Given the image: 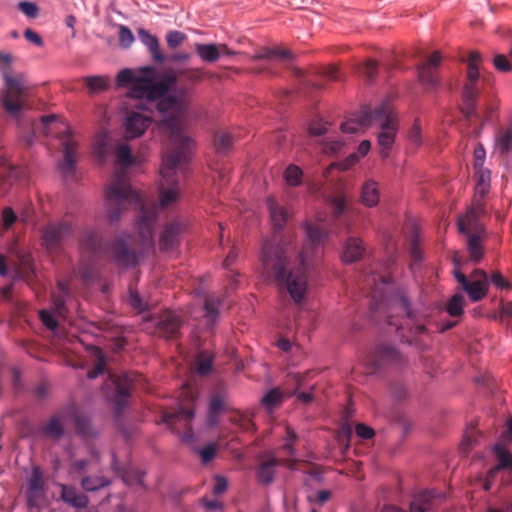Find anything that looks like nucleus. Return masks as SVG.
Wrapping results in <instances>:
<instances>
[{
  "label": "nucleus",
  "mask_w": 512,
  "mask_h": 512,
  "mask_svg": "<svg viewBox=\"0 0 512 512\" xmlns=\"http://www.w3.org/2000/svg\"><path fill=\"white\" fill-rule=\"evenodd\" d=\"M307 242L298 250L291 236L279 240H265L260 256L262 277L272 282L281 295L288 294L292 301L301 304L308 290V272L313 257L317 256L324 236L322 227L305 226Z\"/></svg>",
  "instance_id": "nucleus-1"
},
{
  "label": "nucleus",
  "mask_w": 512,
  "mask_h": 512,
  "mask_svg": "<svg viewBox=\"0 0 512 512\" xmlns=\"http://www.w3.org/2000/svg\"><path fill=\"white\" fill-rule=\"evenodd\" d=\"M117 168L114 178L106 191V214L111 222L118 221L122 212L130 205L139 209L137 226L143 245L153 244V228L157 208L146 206L140 194L133 190L127 179L126 168L133 163L130 148L121 144L116 148Z\"/></svg>",
  "instance_id": "nucleus-2"
},
{
  "label": "nucleus",
  "mask_w": 512,
  "mask_h": 512,
  "mask_svg": "<svg viewBox=\"0 0 512 512\" xmlns=\"http://www.w3.org/2000/svg\"><path fill=\"white\" fill-rule=\"evenodd\" d=\"M149 74L152 68H145ZM176 82V76L166 75L160 81H156L151 75H135L130 69H123L117 75V83L119 86L130 84L129 96L136 99H146L148 101H156L157 109L162 114H168L165 119H179L182 124L181 113L183 103L186 97L184 89H175L172 94L166 95Z\"/></svg>",
  "instance_id": "nucleus-3"
},
{
  "label": "nucleus",
  "mask_w": 512,
  "mask_h": 512,
  "mask_svg": "<svg viewBox=\"0 0 512 512\" xmlns=\"http://www.w3.org/2000/svg\"><path fill=\"white\" fill-rule=\"evenodd\" d=\"M81 253L79 275L85 283L91 282L95 277L94 261L101 257H108L118 266L132 267L138 264L141 251L134 247V239L130 235H121L112 243L104 244L98 232L86 229L79 240Z\"/></svg>",
  "instance_id": "nucleus-4"
},
{
  "label": "nucleus",
  "mask_w": 512,
  "mask_h": 512,
  "mask_svg": "<svg viewBox=\"0 0 512 512\" xmlns=\"http://www.w3.org/2000/svg\"><path fill=\"white\" fill-rule=\"evenodd\" d=\"M162 130L169 135L172 146V149L164 155L160 170L162 182L159 186V203L161 208H168L180 197L176 168L189 160L193 143L190 137L182 134V124L177 118L165 119Z\"/></svg>",
  "instance_id": "nucleus-5"
},
{
  "label": "nucleus",
  "mask_w": 512,
  "mask_h": 512,
  "mask_svg": "<svg viewBox=\"0 0 512 512\" xmlns=\"http://www.w3.org/2000/svg\"><path fill=\"white\" fill-rule=\"evenodd\" d=\"M364 281L365 285L367 286H370L371 284L375 285L374 288H371L370 292L371 298L373 300L371 303V309L374 312H381L388 305L383 291L386 285L385 277L373 273L366 276ZM389 305L405 314V316L402 318V321H399L395 316L390 314L386 316L387 323L390 326H394L396 331L403 338H407V341H409L408 336L405 334L406 330L411 335H418L425 332V325L417 319L416 315L410 309L409 302L405 297H396L389 302Z\"/></svg>",
  "instance_id": "nucleus-6"
},
{
  "label": "nucleus",
  "mask_w": 512,
  "mask_h": 512,
  "mask_svg": "<svg viewBox=\"0 0 512 512\" xmlns=\"http://www.w3.org/2000/svg\"><path fill=\"white\" fill-rule=\"evenodd\" d=\"M12 56L0 52V66L4 79V88L0 92L1 104L12 117H18L27 107L30 97L29 84L23 74L10 75Z\"/></svg>",
  "instance_id": "nucleus-7"
},
{
  "label": "nucleus",
  "mask_w": 512,
  "mask_h": 512,
  "mask_svg": "<svg viewBox=\"0 0 512 512\" xmlns=\"http://www.w3.org/2000/svg\"><path fill=\"white\" fill-rule=\"evenodd\" d=\"M373 124H377L381 128L378 134V144L381 148L380 154L385 158L388 156V152L394 144L398 130L397 117L387 102L382 103L374 109Z\"/></svg>",
  "instance_id": "nucleus-8"
},
{
  "label": "nucleus",
  "mask_w": 512,
  "mask_h": 512,
  "mask_svg": "<svg viewBox=\"0 0 512 512\" xmlns=\"http://www.w3.org/2000/svg\"><path fill=\"white\" fill-rule=\"evenodd\" d=\"M482 57L477 51L469 55L467 66V81L463 88V113L467 119L475 115L476 99L478 96L477 82L479 79V63Z\"/></svg>",
  "instance_id": "nucleus-9"
},
{
  "label": "nucleus",
  "mask_w": 512,
  "mask_h": 512,
  "mask_svg": "<svg viewBox=\"0 0 512 512\" xmlns=\"http://www.w3.org/2000/svg\"><path fill=\"white\" fill-rule=\"evenodd\" d=\"M193 399L189 400L188 405L179 404L176 409L164 410L161 415V421L165 423L173 432L179 433L183 430L182 439L189 442L193 438L191 422L194 418Z\"/></svg>",
  "instance_id": "nucleus-10"
},
{
  "label": "nucleus",
  "mask_w": 512,
  "mask_h": 512,
  "mask_svg": "<svg viewBox=\"0 0 512 512\" xmlns=\"http://www.w3.org/2000/svg\"><path fill=\"white\" fill-rule=\"evenodd\" d=\"M73 233L74 226L69 219L49 223L42 231L43 246L49 253L59 252L62 245L73 237Z\"/></svg>",
  "instance_id": "nucleus-11"
},
{
  "label": "nucleus",
  "mask_w": 512,
  "mask_h": 512,
  "mask_svg": "<svg viewBox=\"0 0 512 512\" xmlns=\"http://www.w3.org/2000/svg\"><path fill=\"white\" fill-rule=\"evenodd\" d=\"M142 380L137 373H124L122 375L109 374V383L115 389L114 402L117 412H121L130 396L131 390Z\"/></svg>",
  "instance_id": "nucleus-12"
},
{
  "label": "nucleus",
  "mask_w": 512,
  "mask_h": 512,
  "mask_svg": "<svg viewBox=\"0 0 512 512\" xmlns=\"http://www.w3.org/2000/svg\"><path fill=\"white\" fill-rule=\"evenodd\" d=\"M62 146L63 160L59 163V169L64 177H72L77 162L78 143L75 140L72 131L66 127L64 131L58 133Z\"/></svg>",
  "instance_id": "nucleus-13"
},
{
  "label": "nucleus",
  "mask_w": 512,
  "mask_h": 512,
  "mask_svg": "<svg viewBox=\"0 0 512 512\" xmlns=\"http://www.w3.org/2000/svg\"><path fill=\"white\" fill-rule=\"evenodd\" d=\"M442 497L441 493L434 490H425L414 496L410 503V512H436L435 508L440 502ZM382 512H405L404 510L393 506H384Z\"/></svg>",
  "instance_id": "nucleus-14"
},
{
  "label": "nucleus",
  "mask_w": 512,
  "mask_h": 512,
  "mask_svg": "<svg viewBox=\"0 0 512 512\" xmlns=\"http://www.w3.org/2000/svg\"><path fill=\"white\" fill-rule=\"evenodd\" d=\"M485 207L480 199H476L464 216L458 218V230L461 234H483L484 226L480 216L484 214Z\"/></svg>",
  "instance_id": "nucleus-15"
},
{
  "label": "nucleus",
  "mask_w": 512,
  "mask_h": 512,
  "mask_svg": "<svg viewBox=\"0 0 512 512\" xmlns=\"http://www.w3.org/2000/svg\"><path fill=\"white\" fill-rule=\"evenodd\" d=\"M403 362L400 352L392 345L380 344L371 354L368 364L372 371L385 365H399Z\"/></svg>",
  "instance_id": "nucleus-16"
},
{
  "label": "nucleus",
  "mask_w": 512,
  "mask_h": 512,
  "mask_svg": "<svg viewBox=\"0 0 512 512\" xmlns=\"http://www.w3.org/2000/svg\"><path fill=\"white\" fill-rule=\"evenodd\" d=\"M183 325L182 318L177 313L166 310L160 313L156 321L157 333L166 339H176Z\"/></svg>",
  "instance_id": "nucleus-17"
},
{
  "label": "nucleus",
  "mask_w": 512,
  "mask_h": 512,
  "mask_svg": "<svg viewBox=\"0 0 512 512\" xmlns=\"http://www.w3.org/2000/svg\"><path fill=\"white\" fill-rule=\"evenodd\" d=\"M442 61L441 54L438 51L433 52L428 60L418 66V79L422 85L428 89L438 86L439 79L437 69Z\"/></svg>",
  "instance_id": "nucleus-18"
},
{
  "label": "nucleus",
  "mask_w": 512,
  "mask_h": 512,
  "mask_svg": "<svg viewBox=\"0 0 512 512\" xmlns=\"http://www.w3.org/2000/svg\"><path fill=\"white\" fill-rule=\"evenodd\" d=\"M152 122L147 112L130 111L125 120L126 137L136 138L141 136Z\"/></svg>",
  "instance_id": "nucleus-19"
},
{
  "label": "nucleus",
  "mask_w": 512,
  "mask_h": 512,
  "mask_svg": "<svg viewBox=\"0 0 512 512\" xmlns=\"http://www.w3.org/2000/svg\"><path fill=\"white\" fill-rule=\"evenodd\" d=\"M67 423L66 409H62L52 415L42 424L41 434L51 440L59 441L65 435L64 425Z\"/></svg>",
  "instance_id": "nucleus-20"
},
{
  "label": "nucleus",
  "mask_w": 512,
  "mask_h": 512,
  "mask_svg": "<svg viewBox=\"0 0 512 512\" xmlns=\"http://www.w3.org/2000/svg\"><path fill=\"white\" fill-rule=\"evenodd\" d=\"M374 110L364 107L358 115L341 124L344 133H358L373 125Z\"/></svg>",
  "instance_id": "nucleus-21"
},
{
  "label": "nucleus",
  "mask_w": 512,
  "mask_h": 512,
  "mask_svg": "<svg viewBox=\"0 0 512 512\" xmlns=\"http://www.w3.org/2000/svg\"><path fill=\"white\" fill-rule=\"evenodd\" d=\"M185 230V225L180 221H173L166 225L160 235L159 246L162 251L173 250L179 243V236Z\"/></svg>",
  "instance_id": "nucleus-22"
},
{
  "label": "nucleus",
  "mask_w": 512,
  "mask_h": 512,
  "mask_svg": "<svg viewBox=\"0 0 512 512\" xmlns=\"http://www.w3.org/2000/svg\"><path fill=\"white\" fill-rule=\"evenodd\" d=\"M173 75L176 76V81H178V79L181 78V79H183L187 83L195 84V83L199 82L203 78V71H202L201 68H185V69L178 70L177 73H175ZM175 83H177V82H175ZM175 85L176 84L172 85L171 89L166 93V95H170V94H172V92L175 89H178L177 87H174ZM180 89H183V87H181ZM184 90L187 92L186 88H184ZM186 100H187V96L185 97V100H184V103H183V107H182V113H181L182 134H185L184 133V129H185L184 109H185V106H186Z\"/></svg>",
  "instance_id": "nucleus-23"
},
{
  "label": "nucleus",
  "mask_w": 512,
  "mask_h": 512,
  "mask_svg": "<svg viewBox=\"0 0 512 512\" xmlns=\"http://www.w3.org/2000/svg\"><path fill=\"white\" fill-rule=\"evenodd\" d=\"M66 409L67 422L71 421L74 423L76 432L82 436H91L93 430L91 422L88 416L82 413L75 406H68Z\"/></svg>",
  "instance_id": "nucleus-24"
},
{
  "label": "nucleus",
  "mask_w": 512,
  "mask_h": 512,
  "mask_svg": "<svg viewBox=\"0 0 512 512\" xmlns=\"http://www.w3.org/2000/svg\"><path fill=\"white\" fill-rule=\"evenodd\" d=\"M61 499L68 505L74 508H85L88 503V497L77 491V489L71 485L61 484Z\"/></svg>",
  "instance_id": "nucleus-25"
},
{
  "label": "nucleus",
  "mask_w": 512,
  "mask_h": 512,
  "mask_svg": "<svg viewBox=\"0 0 512 512\" xmlns=\"http://www.w3.org/2000/svg\"><path fill=\"white\" fill-rule=\"evenodd\" d=\"M267 207L274 228L281 230L286 225L290 214L286 208L280 206L274 197L267 198Z\"/></svg>",
  "instance_id": "nucleus-26"
},
{
  "label": "nucleus",
  "mask_w": 512,
  "mask_h": 512,
  "mask_svg": "<svg viewBox=\"0 0 512 512\" xmlns=\"http://www.w3.org/2000/svg\"><path fill=\"white\" fill-rule=\"evenodd\" d=\"M293 54L290 50L282 47H265L253 56L255 60H277L286 62L292 59Z\"/></svg>",
  "instance_id": "nucleus-27"
},
{
  "label": "nucleus",
  "mask_w": 512,
  "mask_h": 512,
  "mask_svg": "<svg viewBox=\"0 0 512 512\" xmlns=\"http://www.w3.org/2000/svg\"><path fill=\"white\" fill-rule=\"evenodd\" d=\"M365 248L359 238H349L344 246L342 260L346 263L355 262L362 258Z\"/></svg>",
  "instance_id": "nucleus-28"
},
{
  "label": "nucleus",
  "mask_w": 512,
  "mask_h": 512,
  "mask_svg": "<svg viewBox=\"0 0 512 512\" xmlns=\"http://www.w3.org/2000/svg\"><path fill=\"white\" fill-rule=\"evenodd\" d=\"M138 36H139V39L141 40V42L148 48L154 61L163 62L164 55L160 51V45H159L158 38L156 36L150 34L145 29H139Z\"/></svg>",
  "instance_id": "nucleus-29"
},
{
  "label": "nucleus",
  "mask_w": 512,
  "mask_h": 512,
  "mask_svg": "<svg viewBox=\"0 0 512 512\" xmlns=\"http://www.w3.org/2000/svg\"><path fill=\"white\" fill-rule=\"evenodd\" d=\"M468 294L469 298L473 302L480 301L484 298L488 291V280L487 279H474L467 281L462 287Z\"/></svg>",
  "instance_id": "nucleus-30"
},
{
  "label": "nucleus",
  "mask_w": 512,
  "mask_h": 512,
  "mask_svg": "<svg viewBox=\"0 0 512 512\" xmlns=\"http://www.w3.org/2000/svg\"><path fill=\"white\" fill-rule=\"evenodd\" d=\"M35 273V266L32 257L29 254H22L18 257V263L15 268V277L30 281Z\"/></svg>",
  "instance_id": "nucleus-31"
},
{
  "label": "nucleus",
  "mask_w": 512,
  "mask_h": 512,
  "mask_svg": "<svg viewBox=\"0 0 512 512\" xmlns=\"http://www.w3.org/2000/svg\"><path fill=\"white\" fill-rule=\"evenodd\" d=\"M58 291L52 294V309L58 315H63L66 311V299L69 296V286L63 281L58 282Z\"/></svg>",
  "instance_id": "nucleus-32"
},
{
  "label": "nucleus",
  "mask_w": 512,
  "mask_h": 512,
  "mask_svg": "<svg viewBox=\"0 0 512 512\" xmlns=\"http://www.w3.org/2000/svg\"><path fill=\"white\" fill-rule=\"evenodd\" d=\"M361 201L365 206L373 207L378 204L379 191L374 180H368L362 186Z\"/></svg>",
  "instance_id": "nucleus-33"
},
{
  "label": "nucleus",
  "mask_w": 512,
  "mask_h": 512,
  "mask_svg": "<svg viewBox=\"0 0 512 512\" xmlns=\"http://www.w3.org/2000/svg\"><path fill=\"white\" fill-rule=\"evenodd\" d=\"M195 50L199 57L208 63H213L221 56V50L218 44H202L196 43Z\"/></svg>",
  "instance_id": "nucleus-34"
},
{
  "label": "nucleus",
  "mask_w": 512,
  "mask_h": 512,
  "mask_svg": "<svg viewBox=\"0 0 512 512\" xmlns=\"http://www.w3.org/2000/svg\"><path fill=\"white\" fill-rule=\"evenodd\" d=\"M279 464L276 458L263 461L257 469V478L263 484H270L274 480V469Z\"/></svg>",
  "instance_id": "nucleus-35"
},
{
  "label": "nucleus",
  "mask_w": 512,
  "mask_h": 512,
  "mask_svg": "<svg viewBox=\"0 0 512 512\" xmlns=\"http://www.w3.org/2000/svg\"><path fill=\"white\" fill-rule=\"evenodd\" d=\"M221 306V300L214 295H206L204 298L205 317L208 324L213 325L218 317V309Z\"/></svg>",
  "instance_id": "nucleus-36"
},
{
  "label": "nucleus",
  "mask_w": 512,
  "mask_h": 512,
  "mask_svg": "<svg viewBox=\"0 0 512 512\" xmlns=\"http://www.w3.org/2000/svg\"><path fill=\"white\" fill-rule=\"evenodd\" d=\"M482 234H469L467 236V249L473 262H479L483 257V246L481 244Z\"/></svg>",
  "instance_id": "nucleus-37"
},
{
  "label": "nucleus",
  "mask_w": 512,
  "mask_h": 512,
  "mask_svg": "<svg viewBox=\"0 0 512 512\" xmlns=\"http://www.w3.org/2000/svg\"><path fill=\"white\" fill-rule=\"evenodd\" d=\"M84 83L88 88L90 94L98 93L108 89L110 79L107 76H88L84 78Z\"/></svg>",
  "instance_id": "nucleus-38"
},
{
  "label": "nucleus",
  "mask_w": 512,
  "mask_h": 512,
  "mask_svg": "<svg viewBox=\"0 0 512 512\" xmlns=\"http://www.w3.org/2000/svg\"><path fill=\"white\" fill-rule=\"evenodd\" d=\"M110 485V480L104 476H85L81 480V487L87 492H95Z\"/></svg>",
  "instance_id": "nucleus-39"
},
{
  "label": "nucleus",
  "mask_w": 512,
  "mask_h": 512,
  "mask_svg": "<svg viewBox=\"0 0 512 512\" xmlns=\"http://www.w3.org/2000/svg\"><path fill=\"white\" fill-rule=\"evenodd\" d=\"M475 178L477 182L476 196H479L481 199L486 195L490 187V171L483 168H477Z\"/></svg>",
  "instance_id": "nucleus-40"
},
{
  "label": "nucleus",
  "mask_w": 512,
  "mask_h": 512,
  "mask_svg": "<svg viewBox=\"0 0 512 512\" xmlns=\"http://www.w3.org/2000/svg\"><path fill=\"white\" fill-rule=\"evenodd\" d=\"M234 143V138L229 132H218L214 138V146L217 153H227Z\"/></svg>",
  "instance_id": "nucleus-41"
},
{
  "label": "nucleus",
  "mask_w": 512,
  "mask_h": 512,
  "mask_svg": "<svg viewBox=\"0 0 512 512\" xmlns=\"http://www.w3.org/2000/svg\"><path fill=\"white\" fill-rule=\"evenodd\" d=\"M196 371L199 375H207L213 365V355L207 351H201L196 357Z\"/></svg>",
  "instance_id": "nucleus-42"
},
{
  "label": "nucleus",
  "mask_w": 512,
  "mask_h": 512,
  "mask_svg": "<svg viewBox=\"0 0 512 512\" xmlns=\"http://www.w3.org/2000/svg\"><path fill=\"white\" fill-rule=\"evenodd\" d=\"M446 310L452 317L461 316L464 311V296L461 294L453 295L447 303Z\"/></svg>",
  "instance_id": "nucleus-43"
},
{
  "label": "nucleus",
  "mask_w": 512,
  "mask_h": 512,
  "mask_svg": "<svg viewBox=\"0 0 512 512\" xmlns=\"http://www.w3.org/2000/svg\"><path fill=\"white\" fill-rule=\"evenodd\" d=\"M494 453L498 459L497 469H511L512 468V455L502 445H496L494 447Z\"/></svg>",
  "instance_id": "nucleus-44"
},
{
  "label": "nucleus",
  "mask_w": 512,
  "mask_h": 512,
  "mask_svg": "<svg viewBox=\"0 0 512 512\" xmlns=\"http://www.w3.org/2000/svg\"><path fill=\"white\" fill-rule=\"evenodd\" d=\"M302 175H303V172L300 169V167H298L294 164L289 165L284 172V178H285L287 184H289L291 186L300 185L301 181H302Z\"/></svg>",
  "instance_id": "nucleus-45"
},
{
  "label": "nucleus",
  "mask_w": 512,
  "mask_h": 512,
  "mask_svg": "<svg viewBox=\"0 0 512 512\" xmlns=\"http://www.w3.org/2000/svg\"><path fill=\"white\" fill-rule=\"evenodd\" d=\"M282 400V392L278 388H273L263 396L262 404L267 409H272L273 407L279 405L282 402Z\"/></svg>",
  "instance_id": "nucleus-46"
},
{
  "label": "nucleus",
  "mask_w": 512,
  "mask_h": 512,
  "mask_svg": "<svg viewBox=\"0 0 512 512\" xmlns=\"http://www.w3.org/2000/svg\"><path fill=\"white\" fill-rule=\"evenodd\" d=\"M108 133L102 131L97 134L94 142V152L99 159H103L107 154Z\"/></svg>",
  "instance_id": "nucleus-47"
},
{
  "label": "nucleus",
  "mask_w": 512,
  "mask_h": 512,
  "mask_svg": "<svg viewBox=\"0 0 512 512\" xmlns=\"http://www.w3.org/2000/svg\"><path fill=\"white\" fill-rule=\"evenodd\" d=\"M44 487L42 472L40 468L35 467L28 481L27 491L42 493Z\"/></svg>",
  "instance_id": "nucleus-48"
},
{
  "label": "nucleus",
  "mask_w": 512,
  "mask_h": 512,
  "mask_svg": "<svg viewBox=\"0 0 512 512\" xmlns=\"http://www.w3.org/2000/svg\"><path fill=\"white\" fill-rule=\"evenodd\" d=\"M134 42L132 31L125 25L119 26V44L122 48H129Z\"/></svg>",
  "instance_id": "nucleus-49"
},
{
  "label": "nucleus",
  "mask_w": 512,
  "mask_h": 512,
  "mask_svg": "<svg viewBox=\"0 0 512 512\" xmlns=\"http://www.w3.org/2000/svg\"><path fill=\"white\" fill-rule=\"evenodd\" d=\"M185 39L186 35L183 32L177 30L169 31L166 35L167 45L172 49L180 46L185 41Z\"/></svg>",
  "instance_id": "nucleus-50"
},
{
  "label": "nucleus",
  "mask_w": 512,
  "mask_h": 512,
  "mask_svg": "<svg viewBox=\"0 0 512 512\" xmlns=\"http://www.w3.org/2000/svg\"><path fill=\"white\" fill-rule=\"evenodd\" d=\"M19 10L29 18H36L39 13L38 6L33 2L22 1L18 4Z\"/></svg>",
  "instance_id": "nucleus-51"
},
{
  "label": "nucleus",
  "mask_w": 512,
  "mask_h": 512,
  "mask_svg": "<svg viewBox=\"0 0 512 512\" xmlns=\"http://www.w3.org/2000/svg\"><path fill=\"white\" fill-rule=\"evenodd\" d=\"M39 317H40L41 322L48 329L54 330L57 328L58 321L56 320V318L53 316V314L51 312H49L47 310H41L39 312Z\"/></svg>",
  "instance_id": "nucleus-52"
},
{
  "label": "nucleus",
  "mask_w": 512,
  "mask_h": 512,
  "mask_svg": "<svg viewBox=\"0 0 512 512\" xmlns=\"http://www.w3.org/2000/svg\"><path fill=\"white\" fill-rule=\"evenodd\" d=\"M224 408V401L220 395H213L209 403L210 416L218 415Z\"/></svg>",
  "instance_id": "nucleus-53"
},
{
  "label": "nucleus",
  "mask_w": 512,
  "mask_h": 512,
  "mask_svg": "<svg viewBox=\"0 0 512 512\" xmlns=\"http://www.w3.org/2000/svg\"><path fill=\"white\" fill-rule=\"evenodd\" d=\"M493 64L498 71L508 72L512 69V65L503 54H498L494 57Z\"/></svg>",
  "instance_id": "nucleus-54"
},
{
  "label": "nucleus",
  "mask_w": 512,
  "mask_h": 512,
  "mask_svg": "<svg viewBox=\"0 0 512 512\" xmlns=\"http://www.w3.org/2000/svg\"><path fill=\"white\" fill-rule=\"evenodd\" d=\"M327 122L319 120H314L309 125V133L314 136H320L327 132Z\"/></svg>",
  "instance_id": "nucleus-55"
},
{
  "label": "nucleus",
  "mask_w": 512,
  "mask_h": 512,
  "mask_svg": "<svg viewBox=\"0 0 512 512\" xmlns=\"http://www.w3.org/2000/svg\"><path fill=\"white\" fill-rule=\"evenodd\" d=\"M17 220V215L11 207L4 208L2 212V223L5 229H9Z\"/></svg>",
  "instance_id": "nucleus-56"
},
{
  "label": "nucleus",
  "mask_w": 512,
  "mask_h": 512,
  "mask_svg": "<svg viewBox=\"0 0 512 512\" xmlns=\"http://www.w3.org/2000/svg\"><path fill=\"white\" fill-rule=\"evenodd\" d=\"M129 304L131 307H133L135 310L143 311L146 309V305L143 303L140 295L137 291L130 289L129 290Z\"/></svg>",
  "instance_id": "nucleus-57"
},
{
  "label": "nucleus",
  "mask_w": 512,
  "mask_h": 512,
  "mask_svg": "<svg viewBox=\"0 0 512 512\" xmlns=\"http://www.w3.org/2000/svg\"><path fill=\"white\" fill-rule=\"evenodd\" d=\"M199 455L201 456V460L203 463L210 462L216 455V445L209 444L202 449L198 450Z\"/></svg>",
  "instance_id": "nucleus-58"
},
{
  "label": "nucleus",
  "mask_w": 512,
  "mask_h": 512,
  "mask_svg": "<svg viewBox=\"0 0 512 512\" xmlns=\"http://www.w3.org/2000/svg\"><path fill=\"white\" fill-rule=\"evenodd\" d=\"M491 283L500 289L511 288L510 282L498 271L493 272L491 275Z\"/></svg>",
  "instance_id": "nucleus-59"
},
{
  "label": "nucleus",
  "mask_w": 512,
  "mask_h": 512,
  "mask_svg": "<svg viewBox=\"0 0 512 512\" xmlns=\"http://www.w3.org/2000/svg\"><path fill=\"white\" fill-rule=\"evenodd\" d=\"M499 146L501 152H508L512 150V129H508L503 133L499 141Z\"/></svg>",
  "instance_id": "nucleus-60"
},
{
  "label": "nucleus",
  "mask_w": 512,
  "mask_h": 512,
  "mask_svg": "<svg viewBox=\"0 0 512 512\" xmlns=\"http://www.w3.org/2000/svg\"><path fill=\"white\" fill-rule=\"evenodd\" d=\"M355 432L360 438L365 440L371 439L375 434L374 430L371 427L363 423H359L356 425Z\"/></svg>",
  "instance_id": "nucleus-61"
},
{
  "label": "nucleus",
  "mask_w": 512,
  "mask_h": 512,
  "mask_svg": "<svg viewBox=\"0 0 512 512\" xmlns=\"http://www.w3.org/2000/svg\"><path fill=\"white\" fill-rule=\"evenodd\" d=\"M377 73V63L374 60H368L363 67V74L369 81H372Z\"/></svg>",
  "instance_id": "nucleus-62"
},
{
  "label": "nucleus",
  "mask_w": 512,
  "mask_h": 512,
  "mask_svg": "<svg viewBox=\"0 0 512 512\" xmlns=\"http://www.w3.org/2000/svg\"><path fill=\"white\" fill-rule=\"evenodd\" d=\"M408 137L415 145L421 144V128L417 121L410 128Z\"/></svg>",
  "instance_id": "nucleus-63"
},
{
  "label": "nucleus",
  "mask_w": 512,
  "mask_h": 512,
  "mask_svg": "<svg viewBox=\"0 0 512 512\" xmlns=\"http://www.w3.org/2000/svg\"><path fill=\"white\" fill-rule=\"evenodd\" d=\"M410 255L415 262H419L422 259V252L419 247L418 239L414 236L410 242Z\"/></svg>",
  "instance_id": "nucleus-64"
}]
</instances>
